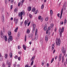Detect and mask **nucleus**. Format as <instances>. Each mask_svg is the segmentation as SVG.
<instances>
[{
	"label": "nucleus",
	"mask_w": 67,
	"mask_h": 67,
	"mask_svg": "<svg viewBox=\"0 0 67 67\" xmlns=\"http://www.w3.org/2000/svg\"><path fill=\"white\" fill-rule=\"evenodd\" d=\"M61 42V40L60 38L58 39L57 38L56 40V44L57 46H60Z\"/></svg>",
	"instance_id": "obj_1"
},
{
	"label": "nucleus",
	"mask_w": 67,
	"mask_h": 67,
	"mask_svg": "<svg viewBox=\"0 0 67 67\" xmlns=\"http://www.w3.org/2000/svg\"><path fill=\"white\" fill-rule=\"evenodd\" d=\"M61 28L60 27L59 28V32H60V37H61L62 36V32H64V27H62V29H61Z\"/></svg>",
	"instance_id": "obj_2"
},
{
	"label": "nucleus",
	"mask_w": 67,
	"mask_h": 67,
	"mask_svg": "<svg viewBox=\"0 0 67 67\" xmlns=\"http://www.w3.org/2000/svg\"><path fill=\"white\" fill-rule=\"evenodd\" d=\"M25 14V12H21L20 13H19L18 16H21V19H22L23 18L22 15H24Z\"/></svg>",
	"instance_id": "obj_3"
},
{
	"label": "nucleus",
	"mask_w": 67,
	"mask_h": 67,
	"mask_svg": "<svg viewBox=\"0 0 67 67\" xmlns=\"http://www.w3.org/2000/svg\"><path fill=\"white\" fill-rule=\"evenodd\" d=\"M35 58V56H33V57H32V58L30 59V61L31 62L32 61L31 63V65L32 66V65H33L34 63V61L33 59H34Z\"/></svg>",
	"instance_id": "obj_4"
},
{
	"label": "nucleus",
	"mask_w": 67,
	"mask_h": 67,
	"mask_svg": "<svg viewBox=\"0 0 67 67\" xmlns=\"http://www.w3.org/2000/svg\"><path fill=\"white\" fill-rule=\"evenodd\" d=\"M62 53L65 56L66 54V51L65 50V48L64 47H63L62 49Z\"/></svg>",
	"instance_id": "obj_5"
},
{
	"label": "nucleus",
	"mask_w": 67,
	"mask_h": 67,
	"mask_svg": "<svg viewBox=\"0 0 67 67\" xmlns=\"http://www.w3.org/2000/svg\"><path fill=\"white\" fill-rule=\"evenodd\" d=\"M13 40V38L12 36H10L9 37L8 39V41L9 43H10V41H12Z\"/></svg>",
	"instance_id": "obj_6"
},
{
	"label": "nucleus",
	"mask_w": 67,
	"mask_h": 67,
	"mask_svg": "<svg viewBox=\"0 0 67 67\" xmlns=\"http://www.w3.org/2000/svg\"><path fill=\"white\" fill-rule=\"evenodd\" d=\"M30 23H31V21H30L29 23V21H27V20H25L24 22V23L25 25H26L27 24L28 26H29Z\"/></svg>",
	"instance_id": "obj_7"
},
{
	"label": "nucleus",
	"mask_w": 67,
	"mask_h": 67,
	"mask_svg": "<svg viewBox=\"0 0 67 67\" xmlns=\"http://www.w3.org/2000/svg\"><path fill=\"white\" fill-rule=\"evenodd\" d=\"M39 19H41V21H42L43 20V17H41V16H40L38 17Z\"/></svg>",
	"instance_id": "obj_8"
},
{
	"label": "nucleus",
	"mask_w": 67,
	"mask_h": 67,
	"mask_svg": "<svg viewBox=\"0 0 67 67\" xmlns=\"http://www.w3.org/2000/svg\"><path fill=\"white\" fill-rule=\"evenodd\" d=\"M36 27V25L35 24H34L33 25V30H32V32L33 31H35Z\"/></svg>",
	"instance_id": "obj_9"
},
{
	"label": "nucleus",
	"mask_w": 67,
	"mask_h": 67,
	"mask_svg": "<svg viewBox=\"0 0 67 67\" xmlns=\"http://www.w3.org/2000/svg\"><path fill=\"white\" fill-rule=\"evenodd\" d=\"M8 36L9 37L10 36V35H11V32L10 31V30H8Z\"/></svg>",
	"instance_id": "obj_10"
},
{
	"label": "nucleus",
	"mask_w": 67,
	"mask_h": 67,
	"mask_svg": "<svg viewBox=\"0 0 67 67\" xmlns=\"http://www.w3.org/2000/svg\"><path fill=\"white\" fill-rule=\"evenodd\" d=\"M62 54H60V55L59 56V61H60L61 60V58L62 57Z\"/></svg>",
	"instance_id": "obj_11"
},
{
	"label": "nucleus",
	"mask_w": 67,
	"mask_h": 67,
	"mask_svg": "<svg viewBox=\"0 0 67 67\" xmlns=\"http://www.w3.org/2000/svg\"><path fill=\"white\" fill-rule=\"evenodd\" d=\"M63 8H62V11L61 12V14H60V19H61V18H62V14H63Z\"/></svg>",
	"instance_id": "obj_12"
},
{
	"label": "nucleus",
	"mask_w": 67,
	"mask_h": 67,
	"mask_svg": "<svg viewBox=\"0 0 67 67\" xmlns=\"http://www.w3.org/2000/svg\"><path fill=\"white\" fill-rule=\"evenodd\" d=\"M31 9V6H29L27 8V10L28 11H30Z\"/></svg>",
	"instance_id": "obj_13"
},
{
	"label": "nucleus",
	"mask_w": 67,
	"mask_h": 67,
	"mask_svg": "<svg viewBox=\"0 0 67 67\" xmlns=\"http://www.w3.org/2000/svg\"><path fill=\"white\" fill-rule=\"evenodd\" d=\"M33 37V35H32V34H30V35H29V37L30 38H32Z\"/></svg>",
	"instance_id": "obj_14"
},
{
	"label": "nucleus",
	"mask_w": 67,
	"mask_h": 67,
	"mask_svg": "<svg viewBox=\"0 0 67 67\" xmlns=\"http://www.w3.org/2000/svg\"><path fill=\"white\" fill-rule=\"evenodd\" d=\"M47 24H46L45 25L44 27V30H46V29H47Z\"/></svg>",
	"instance_id": "obj_15"
},
{
	"label": "nucleus",
	"mask_w": 67,
	"mask_h": 67,
	"mask_svg": "<svg viewBox=\"0 0 67 67\" xmlns=\"http://www.w3.org/2000/svg\"><path fill=\"white\" fill-rule=\"evenodd\" d=\"M25 0H22V1H21V2L20 3V5L21 6H22L23 3H24V2Z\"/></svg>",
	"instance_id": "obj_16"
},
{
	"label": "nucleus",
	"mask_w": 67,
	"mask_h": 67,
	"mask_svg": "<svg viewBox=\"0 0 67 67\" xmlns=\"http://www.w3.org/2000/svg\"><path fill=\"white\" fill-rule=\"evenodd\" d=\"M50 13H51V14H50L51 17H52V15L53 14V12L52 10H50Z\"/></svg>",
	"instance_id": "obj_17"
},
{
	"label": "nucleus",
	"mask_w": 67,
	"mask_h": 67,
	"mask_svg": "<svg viewBox=\"0 0 67 67\" xmlns=\"http://www.w3.org/2000/svg\"><path fill=\"white\" fill-rule=\"evenodd\" d=\"M8 56V54H7V53L5 54V59H7V58Z\"/></svg>",
	"instance_id": "obj_18"
},
{
	"label": "nucleus",
	"mask_w": 67,
	"mask_h": 67,
	"mask_svg": "<svg viewBox=\"0 0 67 67\" xmlns=\"http://www.w3.org/2000/svg\"><path fill=\"white\" fill-rule=\"evenodd\" d=\"M38 38V36H35V40L36 41V40H37Z\"/></svg>",
	"instance_id": "obj_19"
},
{
	"label": "nucleus",
	"mask_w": 67,
	"mask_h": 67,
	"mask_svg": "<svg viewBox=\"0 0 67 67\" xmlns=\"http://www.w3.org/2000/svg\"><path fill=\"white\" fill-rule=\"evenodd\" d=\"M13 56L12 52H10V58L12 57Z\"/></svg>",
	"instance_id": "obj_20"
},
{
	"label": "nucleus",
	"mask_w": 67,
	"mask_h": 67,
	"mask_svg": "<svg viewBox=\"0 0 67 67\" xmlns=\"http://www.w3.org/2000/svg\"><path fill=\"white\" fill-rule=\"evenodd\" d=\"M45 40L46 41H48V37L47 35L46 36Z\"/></svg>",
	"instance_id": "obj_21"
},
{
	"label": "nucleus",
	"mask_w": 67,
	"mask_h": 67,
	"mask_svg": "<svg viewBox=\"0 0 67 67\" xmlns=\"http://www.w3.org/2000/svg\"><path fill=\"white\" fill-rule=\"evenodd\" d=\"M23 48H24V50H26V46H25V44H23Z\"/></svg>",
	"instance_id": "obj_22"
},
{
	"label": "nucleus",
	"mask_w": 67,
	"mask_h": 67,
	"mask_svg": "<svg viewBox=\"0 0 67 67\" xmlns=\"http://www.w3.org/2000/svg\"><path fill=\"white\" fill-rule=\"evenodd\" d=\"M18 18H17L16 20V21H15V24H17L18 23Z\"/></svg>",
	"instance_id": "obj_23"
},
{
	"label": "nucleus",
	"mask_w": 67,
	"mask_h": 67,
	"mask_svg": "<svg viewBox=\"0 0 67 67\" xmlns=\"http://www.w3.org/2000/svg\"><path fill=\"white\" fill-rule=\"evenodd\" d=\"M2 20L3 22H4V16L3 15H2Z\"/></svg>",
	"instance_id": "obj_24"
},
{
	"label": "nucleus",
	"mask_w": 67,
	"mask_h": 67,
	"mask_svg": "<svg viewBox=\"0 0 67 67\" xmlns=\"http://www.w3.org/2000/svg\"><path fill=\"white\" fill-rule=\"evenodd\" d=\"M36 10V9L35 8H33L32 9V12H35Z\"/></svg>",
	"instance_id": "obj_25"
},
{
	"label": "nucleus",
	"mask_w": 67,
	"mask_h": 67,
	"mask_svg": "<svg viewBox=\"0 0 67 67\" xmlns=\"http://www.w3.org/2000/svg\"><path fill=\"white\" fill-rule=\"evenodd\" d=\"M54 44H53L52 46V50H54Z\"/></svg>",
	"instance_id": "obj_26"
},
{
	"label": "nucleus",
	"mask_w": 67,
	"mask_h": 67,
	"mask_svg": "<svg viewBox=\"0 0 67 67\" xmlns=\"http://www.w3.org/2000/svg\"><path fill=\"white\" fill-rule=\"evenodd\" d=\"M14 11L15 12H17L18 11V8H16L14 10Z\"/></svg>",
	"instance_id": "obj_27"
},
{
	"label": "nucleus",
	"mask_w": 67,
	"mask_h": 67,
	"mask_svg": "<svg viewBox=\"0 0 67 67\" xmlns=\"http://www.w3.org/2000/svg\"><path fill=\"white\" fill-rule=\"evenodd\" d=\"M44 60H43V61H42V66H44Z\"/></svg>",
	"instance_id": "obj_28"
},
{
	"label": "nucleus",
	"mask_w": 67,
	"mask_h": 67,
	"mask_svg": "<svg viewBox=\"0 0 67 67\" xmlns=\"http://www.w3.org/2000/svg\"><path fill=\"white\" fill-rule=\"evenodd\" d=\"M30 32V30L29 29H27V33L29 34Z\"/></svg>",
	"instance_id": "obj_29"
},
{
	"label": "nucleus",
	"mask_w": 67,
	"mask_h": 67,
	"mask_svg": "<svg viewBox=\"0 0 67 67\" xmlns=\"http://www.w3.org/2000/svg\"><path fill=\"white\" fill-rule=\"evenodd\" d=\"M64 56L63 55L62 58V63H63L64 60Z\"/></svg>",
	"instance_id": "obj_30"
},
{
	"label": "nucleus",
	"mask_w": 67,
	"mask_h": 67,
	"mask_svg": "<svg viewBox=\"0 0 67 67\" xmlns=\"http://www.w3.org/2000/svg\"><path fill=\"white\" fill-rule=\"evenodd\" d=\"M37 29H36L35 32V36L37 35Z\"/></svg>",
	"instance_id": "obj_31"
},
{
	"label": "nucleus",
	"mask_w": 67,
	"mask_h": 67,
	"mask_svg": "<svg viewBox=\"0 0 67 67\" xmlns=\"http://www.w3.org/2000/svg\"><path fill=\"white\" fill-rule=\"evenodd\" d=\"M29 17L30 18H33V16L31 15V14H29Z\"/></svg>",
	"instance_id": "obj_32"
},
{
	"label": "nucleus",
	"mask_w": 67,
	"mask_h": 67,
	"mask_svg": "<svg viewBox=\"0 0 67 67\" xmlns=\"http://www.w3.org/2000/svg\"><path fill=\"white\" fill-rule=\"evenodd\" d=\"M18 29V27H16V28L15 30V32H17Z\"/></svg>",
	"instance_id": "obj_33"
},
{
	"label": "nucleus",
	"mask_w": 67,
	"mask_h": 67,
	"mask_svg": "<svg viewBox=\"0 0 67 67\" xmlns=\"http://www.w3.org/2000/svg\"><path fill=\"white\" fill-rule=\"evenodd\" d=\"M26 35H25V38H24V39H25V42H26Z\"/></svg>",
	"instance_id": "obj_34"
},
{
	"label": "nucleus",
	"mask_w": 67,
	"mask_h": 67,
	"mask_svg": "<svg viewBox=\"0 0 67 67\" xmlns=\"http://www.w3.org/2000/svg\"><path fill=\"white\" fill-rule=\"evenodd\" d=\"M5 41H7V37L6 36H5Z\"/></svg>",
	"instance_id": "obj_35"
},
{
	"label": "nucleus",
	"mask_w": 67,
	"mask_h": 67,
	"mask_svg": "<svg viewBox=\"0 0 67 67\" xmlns=\"http://www.w3.org/2000/svg\"><path fill=\"white\" fill-rule=\"evenodd\" d=\"M5 41H7V37L6 36H5Z\"/></svg>",
	"instance_id": "obj_36"
},
{
	"label": "nucleus",
	"mask_w": 67,
	"mask_h": 67,
	"mask_svg": "<svg viewBox=\"0 0 67 67\" xmlns=\"http://www.w3.org/2000/svg\"><path fill=\"white\" fill-rule=\"evenodd\" d=\"M48 17H46V18L45 19L46 21H48Z\"/></svg>",
	"instance_id": "obj_37"
},
{
	"label": "nucleus",
	"mask_w": 67,
	"mask_h": 67,
	"mask_svg": "<svg viewBox=\"0 0 67 67\" xmlns=\"http://www.w3.org/2000/svg\"><path fill=\"white\" fill-rule=\"evenodd\" d=\"M67 20L66 19H65L64 21V24H66L67 23Z\"/></svg>",
	"instance_id": "obj_38"
},
{
	"label": "nucleus",
	"mask_w": 67,
	"mask_h": 67,
	"mask_svg": "<svg viewBox=\"0 0 67 67\" xmlns=\"http://www.w3.org/2000/svg\"><path fill=\"white\" fill-rule=\"evenodd\" d=\"M54 24H51V27L52 28Z\"/></svg>",
	"instance_id": "obj_39"
},
{
	"label": "nucleus",
	"mask_w": 67,
	"mask_h": 67,
	"mask_svg": "<svg viewBox=\"0 0 67 67\" xmlns=\"http://www.w3.org/2000/svg\"><path fill=\"white\" fill-rule=\"evenodd\" d=\"M44 4H42L41 6V9H43L44 7Z\"/></svg>",
	"instance_id": "obj_40"
},
{
	"label": "nucleus",
	"mask_w": 67,
	"mask_h": 67,
	"mask_svg": "<svg viewBox=\"0 0 67 67\" xmlns=\"http://www.w3.org/2000/svg\"><path fill=\"white\" fill-rule=\"evenodd\" d=\"M18 57V55H15V57H14V58H15V59H17Z\"/></svg>",
	"instance_id": "obj_41"
},
{
	"label": "nucleus",
	"mask_w": 67,
	"mask_h": 67,
	"mask_svg": "<svg viewBox=\"0 0 67 67\" xmlns=\"http://www.w3.org/2000/svg\"><path fill=\"white\" fill-rule=\"evenodd\" d=\"M11 3L13 4L14 2V0H11Z\"/></svg>",
	"instance_id": "obj_42"
},
{
	"label": "nucleus",
	"mask_w": 67,
	"mask_h": 67,
	"mask_svg": "<svg viewBox=\"0 0 67 67\" xmlns=\"http://www.w3.org/2000/svg\"><path fill=\"white\" fill-rule=\"evenodd\" d=\"M38 12V10H36L35 11V14H37Z\"/></svg>",
	"instance_id": "obj_43"
},
{
	"label": "nucleus",
	"mask_w": 67,
	"mask_h": 67,
	"mask_svg": "<svg viewBox=\"0 0 67 67\" xmlns=\"http://www.w3.org/2000/svg\"><path fill=\"white\" fill-rule=\"evenodd\" d=\"M22 52L21 51H18V53L19 54H21Z\"/></svg>",
	"instance_id": "obj_44"
},
{
	"label": "nucleus",
	"mask_w": 67,
	"mask_h": 67,
	"mask_svg": "<svg viewBox=\"0 0 67 67\" xmlns=\"http://www.w3.org/2000/svg\"><path fill=\"white\" fill-rule=\"evenodd\" d=\"M54 60V58H53L51 60V63H53V62Z\"/></svg>",
	"instance_id": "obj_45"
},
{
	"label": "nucleus",
	"mask_w": 67,
	"mask_h": 67,
	"mask_svg": "<svg viewBox=\"0 0 67 67\" xmlns=\"http://www.w3.org/2000/svg\"><path fill=\"white\" fill-rule=\"evenodd\" d=\"M8 3V0H5V4H7Z\"/></svg>",
	"instance_id": "obj_46"
},
{
	"label": "nucleus",
	"mask_w": 67,
	"mask_h": 67,
	"mask_svg": "<svg viewBox=\"0 0 67 67\" xmlns=\"http://www.w3.org/2000/svg\"><path fill=\"white\" fill-rule=\"evenodd\" d=\"M49 64H48V63H47V67H49Z\"/></svg>",
	"instance_id": "obj_47"
},
{
	"label": "nucleus",
	"mask_w": 67,
	"mask_h": 67,
	"mask_svg": "<svg viewBox=\"0 0 67 67\" xmlns=\"http://www.w3.org/2000/svg\"><path fill=\"white\" fill-rule=\"evenodd\" d=\"M18 60H20V57H19L18 58Z\"/></svg>",
	"instance_id": "obj_48"
},
{
	"label": "nucleus",
	"mask_w": 67,
	"mask_h": 67,
	"mask_svg": "<svg viewBox=\"0 0 67 67\" xmlns=\"http://www.w3.org/2000/svg\"><path fill=\"white\" fill-rule=\"evenodd\" d=\"M15 63L16 64H14V67H16V62H15Z\"/></svg>",
	"instance_id": "obj_49"
},
{
	"label": "nucleus",
	"mask_w": 67,
	"mask_h": 67,
	"mask_svg": "<svg viewBox=\"0 0 67 67\" xmlns=\"http://www.w3.org/2000/svg\"><path fill=\"white\" fill-rule=\"evenodd\" d=\"M60 15V14L59 13H58V14H57V15L58 17H60V16H59Z\"/></svg>",
	"instance_id": "obj_50"
},
{
	"label": "nucleus",
	"mask_w": 67,
	"mask_h": 67,
	"mask_svg": "<svg viewBox=\"0 0 67 67\" xmlns=\"http://www.w3.org/2000/svg\"><path fill=\"white\" fill-rule=\"evenodd\" d=\"M1 38H3L4 37V36L3 35V34L2 35H1Z\"/></svg>",
	"instance_id": "obj_51"
},
{
	"label": "nucleus",
	"mask_w": 67,
	"mask_h": 67,
	"mask_svg": "<svg viewBox=\"0 0 67 67\" xmlns=\"http://www.w3.org/2000/svg\"><path fill=\"white\" fill-rule=\"evenodd\" d=\"M20 32H18V37H20Z\"/></svg>",
	"instance_id": "obj_52"
},
{
	"label": "nucleus",
	"mask_w": 67,
	"mask_h": 67,
	"mask_svg": "<svg viewBox=\"0 0 67 67\" xmlns=\"http://www.w3.org/2000/svg\"><path fill=\"white\" fill-rule=\"evenodd\" d=\"M32 40H33V41L35 40V38H32Z\"/></svg>",
	"instance_id": "obj_53"
},
{
	"label": "nucleus",
	"mask_w": 67,
	"mask_h": 67,
	"mask_svg": "<svg viewBox=\"0 0 67 67\" xmlns=\"http://www.w3.org/2000/svg\"><path fill=\"white\" fill-rule=\"evenodd\" d=\"M51 29V27H48V30H49L50 29Z\"/></svg>",
	"instance_id": "obj_54"
},
{
	"label": "nucleus",
	"mask_w": 67,
	"mask_h": 67,
	"mask_svg": "<svg viewBox=\"0 0 67 67\" xmlns=\"http://www.w3.org/2000/svg\"><path fill=\"white\" fill-rule=\"evenodd\" d=\"M13 7V5H11V6H10V8H11V9H12Z\"/></svg>",
	"instance_id": "obj_55"
},
{
	"label": "nucleus",
	"mask_w": 67,
	"mask_h": 67,
	"mask_svg": "<svg viewBox=\"0 0 67 67\" xmlns=\"http://www.w3.org/2000/svg\"><path fill=\"white\" fill-rule=\"evenodd\" d=\"M57 57H58L57 55H56V56H55V59H57Z\"/></svg>",
	"instance_id": "obj_56"
},
{
	"label": "nucleus",
	"mask_w": 67,
	"mask_h": 67,
	"mask_svg": "<svg viewBox=\"0 0 67 67\" xmlns=\"http://www.w3.org/2000/svg\"><path fill=\"white\" fill-rule=\"evenodd\" d=\"M21 47H20V46L19 45L18 46V49H20V48Z\"/></svg>",
	"instance_id": "obj_57"
},
{
	"label": "nucleus",
	"mask_w": 67,
	"mask_h": 67,
	"mask_svg": "<svg viewBox=\"0 0 67 67\" xmlns=\"http://www.w3.org/2000/svg\"><path fill=\"white\" fill-rule=\"evenodd\" d=\"M48 30H47L46 31V34H48Z\"/></svg>",
	"instance_id": "obj_58"
},
{
	"label": "nucleus",
	"mask_w": 67,
	"mask_h": 67,
	"mask_svg": "<svg viewBox=\"0 0 67 67\" xmlns=\"http://www.w3.org/2000/svg\"><path fill=\"white\" fill-rule=\"evenodd\" d=\"M8 67H10V64H9L8 66Z\"/></svg>",
	"instance_id": "obj_59"
},
{
	"label": "nucleus",
	"mask_w": 67,
	"mask_h": 67,
	"mask_svg": "<svg viewBox=\"0 0 67 67\" xmlns=\"http://www.w3.org/2000/svg\"><path fill=\"white\" fill-rule=\"evenodd\" d=\"M20 3H19L18 4V6H20Z\"/></svg>",
	"instance_id": "obj_60"
},
{
	"label": "nucleus",
	"mask_w": 67,
	"mask_h": 67,
	"mask_svg": "<svg viewBox=\"0 0 67 67\" xmlns=\"http://www.w3.org/2000/svg\"><path fill=\"white\" fill-rule=\"evenodd\" d=\"M28 65H25V67H28Z\"/></svg>",
	"instance_id": "obj_61"
},
{
	"label": "nucleus",
	"mask_w": 67,
	"mask_h": 67,
	"mask_svg": "<svg viewBox=\"0 0 67 67\" xmlns=\"http://www.w3.org/2000/svg\"><path fill=\"white\" fill-rule=\"evenodd\" d=\"M3 67H5V65L4 64H3Z\"/></svg>",
	"instance_id": "obj_62"
},
{
	"label": "nucleus",
	"mask_w": 67,
	"mask_h": 67,
	"mask_svg": "<svg viewBox=\"0 0 67 67\" xmlns=\"http://www.w3.org/2000/svg\"><path fill=\"white\" fill-rule=\"evenodd\" d=\"M20 65H19V64L17 65V67H20Z\"/></svg>",
	"instance_id": "obj_63"
},
{
	"label": "nucleus",
	"mask_w": 67,
	"mask_h": 67,
	"mask_svg": "<svg viewBox=\"0 0 67 67\" xmlns=\"http://www.w3.org/2000/svg\"><path fill=\"white\" fill-rule=\"evenodd\" d=\"M16 20V18H14V21L15 22Z\"/></svg>",
	"instance_id": "obj_64"
}]
</instances>
